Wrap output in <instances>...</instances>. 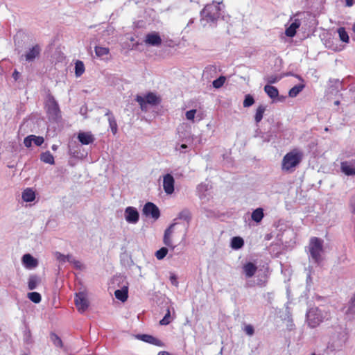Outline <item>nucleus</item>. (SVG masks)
Here are the masks:
<instances>
[{"mask_svg": "<svg viewBox=\"0 0 355 355\" xmlns=\"http://www.w3.org/2000/svg\"><path fill=\"white\" fill-rule=\"evenodd\" d=\"M349 339L346 324H336L328 330L327 348L331 351L340 350Z\"/></svg>", "mask_w": 355, "mask_h": 355, "instance_id": "obj_1", "label": "nucleus"}, {"mask_svg": "<svg viewBox=\"0 0 355 355\" xmlns=\"http://www.w3.org/2000/svg\"><path fill=\"white\" fill-rule=\"evenodd\" d=\"M304 157L302 151L295 148L287 153L282 161V170L284 172H293L300 164Z\"/></svg>", "mask_w": 355, "mask_h": 355, "instance_id": "obj_2", "label": "nucleus"}, {"mask_svg": "<svg viewBox=\"0 0 355 355\" xmlns=\"http://www.w3.org/2000/svg\"><path fill=\"white\" fill-rule=\"evenodd\" d=\"M200 21L203 26L216 23L221 16L220 3L207 4L200 12Z\"/></svg>", "mask_w": 355, "mask_h": 355, "instance_id": "obj_3", "label": "nucleus"}, {"mask_svg": "<svg viewBox=\"0 0 355 355\" xmlns=\"http://www.w3.org/2000/svg\"><path fill=\"white\" fill-rule=\"evenodd\" d=\"M308 249L309 259L318 264L322 261L323 241L317 237L311 238Z\"/></svg>", "mask_w": 355, "mask_h": 355, "instance_id": "obj_4", "label": "nucleus"}, {"mask_svg": "<svg viewBox=\"0 0 355 355\" xmlns=\"http://www.w3.org/2000/svg\"><path fill=\"white\" fill-rule=\"evenodd\" d=\"M327 313L318 307L309 309L306 313V321L311 328L318 327L327 318Z\"/></svg>", "mask_w": 355, "mask_h": 355, "instance_id": "obj_5", "label": "nucleus"}, {"mask_svg": "<svg viewBox=\"0 0 355 355\" xmlns=\"http://www.w3.org/2000/svg\"><path fill=\"white\" fill-rule=\"evenodd\" d=\"M42 48L39 44H35L29 47L24 54L20 57V60H24L26 62L30 63L33 62L36 59L40 56Z\"/></svg>", "mask_w": 355, "mask_h": 355, "instance_id": "obj_6", "label": "nucleus"}, {"mask_svg": "<svg viewBox=\"0 0 355 355\" xmlns=\"http://www.w3.org/2000/svg\"><path fill=\"white\" fill-rule=\"evenodd\" d=\"M143 214L146 216H150L156 220L160 216V211L159 208L154 203L148 202L145 204L143 208Z\"/></svg>", "mask_w": 355, "mask_h": 355, "instance_id": "obj_7", "label": "nucleus"}, {"mask_svg": "<svg viewBox=\"0 0 355 355\" xmlns=\"http://www.w3.org/2000/svg\"><path fill=\"white\" fill-rule=\"evenodd\" d=\"M75 304L80 313L85 312L89 306V301L86 294L83 292L76 293L75 297Z\"/></svg>", "mask_w": 355, "mask_h": 355, "instance_id": "obj_8", "label": "nucleus"}, {"mask_svg": "<svg viewBox=\"0 0 355 355\" xmlns=\"http://www.w3.org/2000/svg\"><path fill=\"white\" fill-rule=\"evenodd\" d=\"M47 112L53 119L60 117V110L58 103L53 97H50L47 102Z\"/></svg>", "mask_w": 355, "mask_h": 355, "instance_id": "obj_9", "label": "nucleus"}, {"mask_svg": "<svg viewBox=\"0 0 355 355\" xmlns=\"http://www.w3.org/2000/svg\"><path fill=\"white\" fill-rule=\"evenodd\" d=\"M125 218L128 223L136 224L139 219V214L134 207H128L125 209Z\"/></svg>", "mask_w": 355, "mask_h": 355, "instance_id": "obj_10", "label": "nucleus"}, {"mask_svg": "<svg viewBox=\"0 0 355 355\" xmlns=\"http://www.w3.org/2000/svg\"><path fill=\"white\" fill-rule=\"evenodd\" d=\"M134 337L144 343H147L158 347H164V343L159 339L149 334H136Z\"/></svg>", "mask_w": 355, "mask_h": 355, "instance_id": "obj_11", "label": "nucleus"}, {"mask_svg": "<svg viewBox=\"0 0 355 355\" xmlns=\"http://www.w3.org/2000/svg\"><path fill=\"white\" fill-rule=\"evenodd\" d=\"M340 171L347 176L355 175V159L342 162L340 163Z\"/></svg>", "mask_w": 355, "mask_h": 355, "instance_id": "obj_12", "label": "nucleus"}, {"mask_svg": "<svg viewBox=\"0 0 355 355\" xmlns=\"http://www.w3.org/2000/svg\"><path fill=\"white\" fill-rule=\"evenodd\" d=\"M175 180L171 174L167 173L163 177V189L164 192L171 195L174 192Z\"/></svg>", "mask_w": 355, "mask_h": 355, "instance_id": "obj_13", "label": "nucleus"}, {"mask_svg": "<svg viewBox=\"0 0 355 355\" xmlns=\"http://www.w3.org/2000/svg\"><path fill=\"white\" fill-rule=\"evenodd\" d=\"M176 225V223H173L169 225L164 231L163 243L165 245L171 248L172 250L175 248V245L172 242V236L174 232V227Z\"/></svg>", "mask_w": 355, "mask_h": 355, "instance_id": "obj_14", "label": "nucleus"}, {"mask_svg": "<svg viewBox=\"0 0 355 355\" xmlns=\"http://www.w3.org/2000/svg\"><path fill=\"white\" fill-rule=\"evenodd\" d=\"M145 43L153 46H159L162 44V39L157 32H153L146 35Z\"/></svg>", "mask_w": 355, "mask_h": 355, "instance_id": "obj_15", "label": "nucleus"}, {"mask_svg": "<svg viewBox=\"0 0 355 355\" xmlns=\"http://www.w3.org/2000/svg\"><path fill=\"white\" fill-rule=\"evenodd\" d=\"M257 270V266L252 262H248L245 263L242 267L243 273L244 274L245 278L247 279L253 277Z\"/></svg>", "mask_w": 355, "mask_h": 355, "instance_id": "obj_16", "label": "nucleus"}, {"mask_svg": "<svg viewBox=\"0 0 355 355\" xmlns=\"http://www.w3.org/2000/svg\"><path fill=\"white\" fill-rule=\"evenodd\" d=\"M78 139L83 145H88L94 141L95 137L90 132H80Z\"/></svg>", "mask_w": 355, "mask_h": 355, "instance_id": "obj_17", "label": "nucleus"}, {"mask_svg": "<svg viewBox=\"0 0 355 355\" xmlns=\"http://www.w3.org/2000/svg\"><path fill=\"white\" fill-rule=\"evenodd\" d=\"M22 263L23 265L28 269H32L37 266L38 261L30 254H25L22 257Z\"/></svg>", "mask_w": 355, "mask_h": 355, "instance_id": "obj_18", "label": "nucleus"}, {"mask_svg": "<svg viewBox=\"0 0 355 355\" xmlns=\"http://www.w3.org/2000/svg\"><path fill=\"white\" fill-rule=\"evenodd\" d=\"M105 116H108L109 126L113 135H116L118 131V125L115 117L109 110H106Z\"/></svg>", "mask_w": 355, "mask_h": 355, "instance_id": "obj_19", "label": "nucleus"}, {"mask_svg": "<svg viewBox=\"0 0 355 355\" xmlns=\"http://www.w3.org/2000/svg\"><path fill=\"white\" fill-rule=\"evenodd\" d=\"M21 198L27 202H33L35 198V191L31 188H26L22 192Z\"/></svg>", "mask_w": 355, "mask_h": 355, "instance_id": "obj_20", "label": "nucleus"}, {"mask_svg": "<svg viewBox=\"0 0 355 355\" xmlns=\"http://www.w3.org/2000/svg\"><path fill=\"white\" fill-rule=\"evenodd\" d=\"M128 288L127 286H123L121 289H118L115 291L114 295L115 297L121 301L122 302H124L128 299Z\"/></svg>", "mask_w": 355, "mask_h": 355, "instance_id": "obj_21", "label": "nucleus"}, {"mask_svg": "<svg viewBox=\"0 0 355 355\" xmlns=\"http://www.w3.org/2000/svg\"><path fill=\"white\" fill-rule=\"evenodd\" d=\"M300 21L298 19H295L289 27L286 29L285 34L288 37H293L296 33V30L300 27Z\"/></svg>", "mask_w": 355, "mask_h": 355, "instance_id": "obj_22", "label": "nucleus"}, {"mask_svg": "<svg viewBox=\"0 0 355 355\" xmlns=\"http://www.w3.org/2000/svg\"><path fill=\"white\" fill-rule=\"evenodd\" d=\"M96 55L102 59L105 60V56H107L110 53V49L101 46H96L94 48Z\"/></svg>", "mask_w": 355, "mask_h": 355, "instance_id": "obj_23", "label": "nucleus"}, {"mask_svg": "<svg viewBox=\"0 0 355 355\" xmlns=\"http://www.w3.org/2000/svg\"><path fill=\"white\" fill-rule=\"evenodd\" d=\"M264 91L267 95L272 99L275 98L279 95V91L277 87L267 85L264 87Z\"/></svg>", "mask_w": 355, "mask_h": 355, "instance_id": "obj_24", "label": "nucleus"}, {"mask_svg": "<svg viewBox=\"0 0 355 355\" xmlns=\"http://www.w3.org/2000/svg\"><path fill=\"white\" fill-rule=\"evenodd\" d=\"M264 216L263 209L262 208H257L252 213V220L256 223H260Z\"/></svg>", "mask_w": 355, "mask_h": 355, "instance_id": "obj_25", "label": "nucleus"}, {"mask_svg": "<svg viewBox=\"0 0 355 355\" xmlns=\"http://www.w3.org/2000/svg\"><path fill=\"white\" fill-rule=\"evenodd\" d=\"M266 110V106L264 105H260L258 106L256 113L254 115V121L257 123H259L263 119V114Z\"/></svg>", "mask_w": 355, "mask_h": 355, "instance_id": "obj_26", "label": "nucleus"}, {"mask_svg": "<svg viewBox=\"0 0 355 355\" xmlns=\"http://www.w3.org/2000/svg\"><path fill=\"white\" fill-rule=\"evenodd\" d=\"M40 159L46 164H53L55 163L54 157L49 151L42 153L40 155Z\"/></svg>", "mask_w": 355, "mask_h": 355, "instance_id": "obj_27", "label": "nucleus"}, {"mask_svg": "<svg viewBox=\"0 0 355 355\" xmlns=\"http://www.w3.org/2000/svg\"><path fill=\"white\" fill-rule=\"evenodd\" d=\"M146 100L147 104H150L153 105H157L159 103V98L153 93H148L145 97H144Z\"/></svg>", "mask_w": 355, "mask_h": 355, "instance_id": "obj_28", "label": "nucleus"}, {"mask_svg": "<svg viewBox=\"0 0 355 355\" xmlns=\"http://www.w3.org/2000/svg\"><path fill=\"white\" fill-rule=\"evenodd\" d=\"M244 244L243 239L239 236H235L232 239L231 247L234 250H239L243 247Z\"/></svg>", "mask_w": 355, "mask_h": 355, "instance_id": "obj_29", "label": "nucleus"}, {"mask_svg": "<svg viewBox=\"0 0 355 355\" xmlns=\"http://www.w3.org/2000/svg\"><path fill=\"white\" fill-rule=\"evenodd\" d=\"M305 85L303 84H299L297 85H295L293 87H292L288 92V95L290 97H296L300 92L302 91V89L304 88Z\"/></svg>", "mask_w": 355, "mask_h": 355, "instance_id": "obj_30", "label": "nucleus"}, {"mask_svg": "<svg viewBox=\"0 0 355 355\" xmlns=\"http://www.w3.org/2000/svg\"><path fill=\"white\" fill-rule=\"evenodd\" d=\"M85 72L84 63L80 60H77L75 63V74L77 77H80Z\"/></svg>", "mask_w": 355, "mask_h": 355, "instance_id": "obj_31", "label": "nucleus"}, {"mask_svg": "<svg viewBox=\"0 0 355 355\" xmlns=\"http://www.w3.org/2000/svg\"><path fill=\"white\" fill-rule=\"evenodd\" d=\"M40 282L38 277L36 275H31L28 279V287L30 290H34L36 288L37 284Z\"/></svg>", "mask_w": 355, "mask_h": 355, "instance_id": "obj_32", "label": "nucleus"}, {"mask_svg": "<svg viewBox=\"0 0 355 355\" xmlns=\"http://www.w3.org/2000/svg\"><path fill=\"white\" fill-rule=\"evenodd\" d=\"M191 212L189 211V209H187L181 211L178 214V218L184 220H186L188 222L191 220Z\"/></svg>", "mask_w": 355, "mask_h": 355, "instance_id": "obj_33", "label": "nucleus"}, {"mask_svg": "<svg viewBox=\"0 0 355 355\" xmlns=\"http://www.w3.org/2000/svg\"><path fill=\"white\" fill-rule=\"evenodd\" d=\"M28 299L34 303H39L41 302V295L37 292H31L28 293Z\"/></svg>", "mask_w": 355, "mask_h": 355, "instance_id": "obj_34", "label": "nucleus"}, {"mask_svg": "<svg viewBox=\"0 0 355 355\" xmlns=\"http://www.w3.org/2000/svg\"><path fill=\"white\" fill-rule=\"evenodd\" d=\"M339 37L341 41L347 43L349 42V36L345 28L340 27L338 30Z\"/></svg>", "mask_w": 355, "mask_h": 355, "instance_id": "obj_35", "label": "nucleus"}, {"mask_svg": "<svg viewBox=\"0 0 355 355\" xmlns=\"http://www.w3.org/2000/svg\"><path fill=\"white\" fill-rule=\"evenodd\" d=\"M168 249L165 247H162L155 252V257L158 260L163 259L168 253Z\"/></svg>", "mask_w": 355, "mask_h": 355, "instance_id": "obj_36", "label": "nucleus"}, {"mask_svg": "<svg viewBox=\"0 0 355 355\" xmlns=\"http://www.w3.org/2000/svg\"><path fill=\"white\" fill-rule=\"evenodd\" d=\"M225 80L226 78L225 76H220L213 81V87L216 89L221 87L224 85Z\"/></svg>", "mask_w": 355, "mask_h": 355, "instance_id": "obj_37", "label": "nucleus"}, {"mask_svg": "<svg viewBox=\"0 0 355 355\" xmlns=\"http://www.w3.org/2000/svg\"><path fill=\"white\" fill-rule=\"evenodd\" d=\"M254 103V99L252 96L250 94H247L245 96V99L243 101V107H248L251 105H252Z\"/></svg>", "mask_w": 355, "mask_h": 355, "instance_id": "obj_38", "label": "nucleus"}, {"mask_svg": "<svg viewBox=\"0 0 355 355\" xmlns=\"http://www.w3.org/2000/svg\"><path fill=\"white\" fill-rule=\"evenodd\" d=\"M136 101L139 104L141 110H147V103L146 102V100L144 97L141 96H137Z\"/></svg>", "mask_w": 355, "mask_h": 355, "instance_id": "obj_39", "label": "nucleus"}, {"mask_svg": "<svg viewBox=\"0 0 355 355\" xmlns=\"http://www.w3.org/2000/svg\"><path fill=\"white\" fill-rule=\"evenodd\" d=\"M243 330L245 333V334L249 336H252L254 334V328L250 324H245L243 328Z\"/></svg>", "mask_w": 355, "mask_h": 355, "instance_id": "obj_40", "label": "nucleus"}, {"mask_svg": "<svg viewBox=\"0 0 355 355\" xmlns=\"http://www.w3.org/2000/svg\"><path fill=\"white\" fill-rule=\"evenodd\" d=\"M171 321V313L170 310L167 309V313L165 314L164 317L160 320L159 324L161 325H167Z\"/></svg>", "mask_w": 355, "mask_h": 355, "instance_id": "obj_41", "label": "nucleus"}, {"mask_svg": "<svg viewBox=\"0 0 355 355\" xmlns=\"http://www.w3.org/2000/svg\"><path fill=\"white\" fill-rule=\"evenodd\" d=\"M51 340H52L53 344L56 347H62V340L60 339V338L58 336H57L55 334H52L51 335Z\"/></svg>", "mask_w": 355, "mask_h": 355, "instance_id": "obj_42", "label": "nucleus"}, {"mask_svg": "<svg viewBox=\"0 0 355 355\" xmlns=\"http://www.w3.org/2000/svg\"><path fill=\"white\" fill-rule=\"evenodd\" d=\"M265 80L269 84H272L278 82L280 80V77H278L276 75H269L265 78Z\"/></svg>", "mask_w": 355, "mask_h": 355, "instance_id": "obj_43", "label": "nucleus"}, {"mask_svg": "<svg viewBox=\"0 0 355 355\" xmlns=\"http://www.w3.org/2000/svg\"><path fill=\"white\" fill-rule=\"evenodd\" d=\"M31 135L33 136L32 137L33 141L37 146H40L44 143V139L42 137L35 136L33 135Z\"/></svg>", "mask_w": 355, "mask_h": 355, "instance_id": "obj_44", "label": "nucleus"}, {"mask_svg": "<svg viewBox=\"0 0 355 355\" xmlns=\"http://www.w3.org/2000/svg\"><path fill=\"white\" fill-rule=\"evenodd\" d=\"M331 87H335L336 89L339 90L342 88V83L338 79L330 80Z\"/></svg>", "mask_w": 355, "mask_h": 355, "instance_id": "obj_45", "label": "nucleus"}, {"mask_svg": "<svg viewBox=\"0 0 355 355\" xmlns=\"http://www.w3.org/2000/svg\"><path fill=\"white\" fill-rule=\"evenodd\" d=\"M268 282V277L266 275H264L263 277L258 279L257 282V286L259 287H265Z\"/></svg>", "mask_w": 355, "mask_h": 355, "instance_id": "obj_46", "label": "nucleus"}, {"mask_svg": "<svg viewBox=\"0 0 355 355\" xmlns=\"http://www.w3.org/2000/svg\"><path fill=\"white\" fill-rule=\"evenodd\" d=\"M32 137H33L32 135H28L24 138V144L26 147L30 148L32 146V142H33V139H32Z\"/></svg>", "mask_w": 355, "mask_h": 355, "instance_id": "obj_47", "label": "nucleus"}, {"mask_svg": "<svg viewBox=\"0 0 355 355\" xmlns=\"http://www.w3.org/2000/svg\"><path fill=\"white\" fill-rule=\"evenodd\" d=\"M57 260L61 263H65L67 260V255L62 254V253L57 252L55 253Z\"/></svg>", "mask_w": 355, "mask_h": 355, "instance_id": "obj_48", "label": "nucleus"}, {"mask_svg": "<svg viewBox=\"0 0 355 355\" xmlns=\"http://www.w3.org/2000/svg\"><path fill=\"white\" fill-rule=\"evenodd\" d=\"M196 113V110H189L186 112V118L188 120H193Z\"/></svg>", "mask_w": 355, "mask_h": 355, "instance_id": "obj_49", "label": "nucleus"}, {"mask_svg": "<svg viewBox=\"0 0 355 355\" xmlns=\"http://www.w3.org/2000/svg\"><path fill=\"white\" fill-rule=\"evenodd\" d=\"M170 281L171 284L175 286H178V282L177 280V277L175 274H171L170 276Z\"/></svg>", "mask_w": 355, "mask_h": 355, "instance_id": "obj_50", "label": "nucleus"}, {"mask_svg": "<svg viewBox=\"0 0 355 355\" xmlns=\"http://www.w3.org/2000/svg\"><path fill=\"white\" fill-rule=\"evenodd\" d=\"M350 207L353 214H355V194L353 195L350 198Z\"/></svg>", "mask_w": 355, "mask_h": 355, "instance_id": "obj_51", "label": "nucleus"}, {"mask_svg": "<svg viewBox=\"0 0 355 355\" xmlns=\"http://www.w3.org/2000/svg\"><path fill=\"white\" fill-rule=\"evenodd\" d=\"M69 154L74 157H78V151L71 148V145H69Z\"/></svg>", "mask_w": 355, "mask_h": 355, "instance_id": "obj_52", "label": "nucleus"}, {"mask_svg": "<svg viewBox=\"0 0 355 355\" xmlns=\"http://www.w3.org/2000/svg\"><path fill=\"white\" fill-rule=\"evenodd\" d=\"M209 185L207 184H200L198 187V190L199 191H205L208 190Z\"/></svg>", "mask_w": 355, "mask_h": 355, "instance_id": "obj_53", "label": "nucleus"}, {"mask_svg": "<svg viewBox=\"0 0 355 355\" xmlns=\"http://www.w3.org/2000/svg\"><path fill=\"white\" fill-rule=\"evenodd\" d=\"M188 148L187 145L182 144L179 147L176 146L175 150L180 151V153H184L185 150Z\"/></svg>", "mask_w": 355, "mask_h": 355, "instance_id": "obj_54", "label": "nucleus"}, {"mask_svg": "<svg viewBox=\"0 0 355 355\" xmlns=\"http://www.w3.org/2000/svg\"><path fill=\"white\" fill-rule=\"evenodd\" d=\"M20 73L17 71V69H15V71L12 73V78L15 79V80H17L19 78Z\"/></svg>", "mask_w": 355, "mask_h": 355, "instance_id": "obj_55", "label": "nucleus"}, {"mask_svg": "<svg viewBox=\"0 0 355 355\" xmlns=\"http://www.w3.org/2000/svg\"><path fill=\"white\" fill-rule=\"evenodd\" d=\"M72 264H73V265L76 268H79V269H80V268H81V266H82L81 263H80L79 261L76 260V259H75V260L73 261V262L72 263Z\"/></svg>", "mask_w": 355, "mask_h": 355, "instance_id": "obj_56", "label": "nucleus"}, {"mask_svg": "<svg viewBox=\"0 0 355 355\" xmlns=\"http://www.w3.org/2000/svg\"><path fill=\"white\" fill-rule=\"evenodd\" d=\"M74 260H75V259L72 255H71V254L67 255L66 262H69V263H72Z\"/></svg>", "mask_w": 355, "mask_h": 355, "instance_id": "obj_57", "label": "nucleus"}, {"mask_svg": "<svg viewBox=\"0 0 355 355\" xmlns=\"http://www.w3.org/2000/svg\"><path fill=\"white\" fill-rule=\"evenodd\" d=\"M345 6L347 7H351L354 5V0H345Z\"/></svg>", "mask_w": 355, "mask_h": 355, "instance_id": "obj_58", "label": "nucleus"}, {"mask_svg": "<svg viewBox=\"0 0 355 355\" xmlns=\"http://www.w3.org/2000/svg\"><path fill=\"white\" fill-rule=\"evenodd\" d=\"M157 355H171V354L166 351L159 352Z\"/></svg>", "mask_w": 355, "mask_h": 355, "instance_id": "obj_59", "label": "nucleus"}, {"mask_svg": "<svg viewBox=\"0 0 355 355\" xmlns=\"http://www.w3.org/2000/svg\"><path fill=\"white\" fill-rule=\"evenodd\" d=\"M58 148V146L55 145V144H53L52 146H51V149L54 151L57 150Z\"/></svg>", "mask_w": 355, "mask_h": 355, "instance_id": "obj_60", "label": "nucleus"}, {"mask_svg": "<svg viewBox=\"0 0 355 355\" xmlns=\"http://www.w3.org/2000/svg\"><path fill=\"white\" fill-rule=\"evenodd\" d=\"M194 21V19H190V20L189 21L188 24H187V26H190L191 24H192Z\"/></svg>", "mask_w": 355, "mask_h": 355, "instance_id": "obj_61", "label": "nucleus"}, {"mask_svg": "<svg viewBox=\"0 0 355 355\" xmlns=\"http://www.w3.org/2000/svg\"><path fill=\"white\" fill-rule=\"evenodd\" d=\"M334 105H340V101H336L334 102Z\"/></svg>", "mask_w": 355, "mask_h": 355, "instance_id": "obj_62", "label": "nucleus"}, {"mask_svg": "<svg viewBox=\"0 0 355 355\" xmlns=\"http://www.w3.org/2000/svg\"><path fill=\"white\" fill-rule=\"evenodd\" d=\"M352 30H353L354 33H355V23L353 24Z\"/></svg>", "mask_w": 355, "mask_h": 355, "instance_id": "obj_63", "label": "nucleus"}, {"mask_svg": "<svg viewBox=\"0 0 355 355\" xmlns=\"http://www.w3.org/2000/svg\"><path fill=\"white\" fill-rule=\"evenodd\" d=\"M254 286V285H253V284H250V283H247V286H248V287H250V286Z\"/></svg>", "mask_w": 355, "mask_h": 355, "instance_id": "obj_64", "label": "nucleus"}]
</instances>
